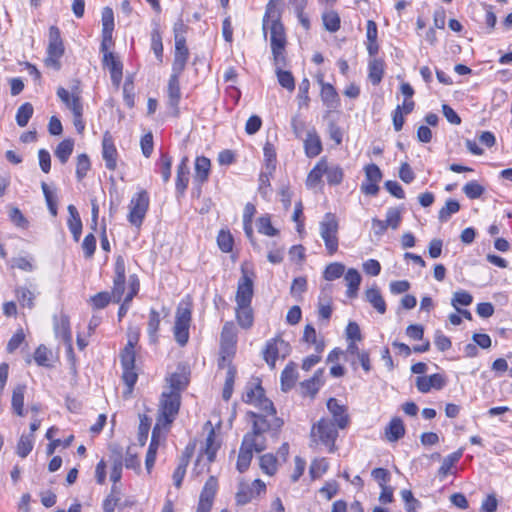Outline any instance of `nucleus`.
I'll list each match as a JSON object with an SVG mask.
<instances>
[{
	"label": "nucleus",
	"instance_id": "f257e3e1",
	"mask_svg": "<svg viewBox=\"0 0 512 512\" xmlns=\"http://www.w3.org/2000/svg\"><path fill=\"white\" fill-rule=\"evenodd\" d=\"M243 401L257 407L259 412H247L252 429L244 435L239 449L236 466L241 473L249 468L254 452L260 453L266 449V435L275 436L283 425V420L277 417L272 401L265 397L260 384L246 387Z\"/></svg>",
	"mask_w": 512,
	"mask_h": 512
},
{
	"label": "nucleus",
	"instance_id": "f03ea898",
	"mask_svg": "<svg viewBox=\"0 0 512 512\" xmlns=\"http://www.w3.org/2000/svg\"><path fill=\"white\" fill-rule=\"evenodd\" d=\"M281 0H270L264 17L263 28L270 29V43L275 65H286L285 46L286 35L283 24L280 22L279 14L275 10L276 4Z\"/></svg>",
	"mask_w": 512,
	"mask_h": 512
},
{
	"label": "nucleus",
	"instance_id": "7ed1b4c3",
	"mask_svg": "<svg viewBox=\"0 0 512 512\" xmlns=\"http://www.w3.org/2000/svg\"><path fill=\"white\" fill-rule=\"evenodd\" d=\"M340 428L328 417L321 418L311 428V442L316 445L325 446L329 453L336 451L335 441Z\"/></svg>",
	"mask_w": 512,
	"mask_h": 512
},
{
	"label": "nucleus",
	"instance_id": "20e7f679",
	"mask_svg": "<svg viewBox=\"0 0 512 512\" xmlns=\"http://www.w3.org/2000/svg\"><path fill=\"white\" fill-rule=\"evenodd\" d=\"M338 232L339 223L336 216L332 213H326L319 223V234L329 256H333L338 251Z\"/></svg>",
	"mask_w": 512,
	"mask_h": 512
},
{
	"label": "nucleus",
	"instance_id": "39448f33",
	"mask_svg": "<svg viewBox=\"0 0 512 512\" xmlns=\"http://www.w3.org/2000/svg\"><path fill=\"white\" fill-rule=\"evenodd\" d=\"M181 404V396L177 393L163 391L159 404L157 426L170 425L176 418Z\"/></svg>",
	"mask_w": 512,
	"mask_h": 512
},
{
	"label": "nucleus",
	"instance_id": "423d86ee",
	"mask_svg": "<svg viewBox=\"0 0 512 512\" xmlns=\"http://www.w3.org/2000/svg\"><path fill=\"white\" fill-rule=\"evenodd\" d=\"M135 359V350L124 348L120 353L121 366L123 369L122 380L127 387L123 392V397L125 399L130 398L134 385L138 380V374L135 370Z\"/></svg>",
	"mask_w": 512,
	"mask_h": 512
},
{
	"label": "nucleus",
	"instance_id": "0eeeda50",
	"mask_svg": "<svg viewBox=\"0 0 512 512\" xmlns=\"http://www.w3.org/2000/svg\"><path fill=\"white\" fill-rule=\"evenodd\" d=\"M191 307L188 303H180L175 314L174 337L180 346L186 345L189 339Z\"/></svg>",
	"mask_w": 512,
	"mask_h": 512
},
{
	"label": "nucleus",
	"instance_id": "6e6552de",
	"mask_svg": "<svg viewBox=\"0 0 512 512\" xmlns=\"http://www.w3.org/2000/svg\"><path fill=\"white\" fill-rule=\"evenodd\" d=\"M64 54V44L61 38L60 30L57 26L49 28V42L47 47V57L45 64L47 67L59 70L61 67L60 58Z\"/></svg>",
	"mask_w": 512,
	"mask_h": 512
},
{
	"label": "nucleus",
	"instance_id": "1a4fd4ad",
	"mask_svg": "<svg viewBox=\"0 0 512 512\" xmlns=\"http://www.w3.org/2000/svg\"><path fill=\"white\" fill-rule=\"evenodd\" d=\"M149 207V196L145 190H141L136 193L129 204L128 221L136 226L140 227L146 216Z\"/></svg>",
	"mask_w": 512,
	"mask_h": 512
},
{
	"label": "nucleus",
	"instance_id": "9d476101",
	"mask_svg": "<svg viewBox=\"0 0 512 512\" xmlns=\"http://www.w3.org/2000/svg\"><path fill=\"white\" fill-rule=\"evenodd\" d=\"M289 351V344L280 337H276L267 341L265 349L263 350V358L273 369L275 367L276 360L279 357H286V355L289 354Z\"/></svg>",
	"mask_w": 512,
	"mask_h": 512
},
{
	"label": "nucleus",
	"instance_id": "9b49d317",
	"mask_svg": "<svg viewBox=\"0 0 512 512\" xmlns=\"http://www.w3.org/2000/svg\"><path fill=\"white\" fill-rule=\"evenodd\" d=\"M115 276L113 280V288L111 292L112 301L119 303L125 291L126 268L125 261L122 256H118L115 261Z\"/></svg>",
	"mask_w": 512,
	"mask_h": 512
},
{
	"label": "nucleus",
	"instance_id": "f8f14e48",
	"mask_svg": "<svg viewBox=\"0 0 512 512\" xmlns=\"http://www.w3.org/2000/svg\"><path fill=\"white\" fill-rule=\"evenodd\" d=\"M327 409L332 415V420L340 428L344 429L349 423V417L346 413V408L341 405L337 399L330 398L327 401Z\"/></svg>",
	"mask_w": 512,
	"mask_h": 512
},
{
	"label": "nucleus",
	"instance_id": "ddd939ff",
	"mask_svg": "<svg viewBox=\"0 0 512 512\" xmlns=\"http://www.w3.org/2000/svg\"><path fill=\"white\" fill-rule=\"evenodd\" d=\"M445 385V378L439 373L430 376H418L416 378V387L421 393H427L432 388L440 390Z\"/></svg>",
	"mask_w": 512,
	"mask_h": 512
},
{
	"label": "nucleus",
	"instance_id": "4468645a",
	"mask_svg": "<svg viewBox=\"0 0 512 512\" xmlns=\"http://www.w3.org/2000/svg\"><path fill=\"white\" fill-rule=\"evenodd\" d=\"M253 293V281L247 275H243L237 286L236 304H251Z\"/></svg>",
	"mask_w": 512,
	"mask_h": 512
},
{
	"label": "nucleus",
	"instance_id": "2eb2a0df",
	"mask_svg": "<svg viewBox=\"0 0 512 512\" xmlns=\"http://www.w3.org/2000/svg\"><path fill=\"white\" fill-rule=\"evenodd\" d=\"M189 175H190V169L188 166V157L184 156L180 163L177 166V173H176V192L180 196L184 195L188 183H189Z\"/></svg>",
	"mask_w": 512,
	"mask_h": 512
},
{
	"label": "nucleus",
	"instance_id": "dca6fc26",
	"mask_svg": "<svg viewBox=\"0 0 512 512\" xmlns=\"http://www.w3.org/2000/svg\"><path fill=\"white\" fill-rule=\"evenodd\" d=\"M179 77L180 74L172 73L167 86L168 104L174 109L175 115L178 114V105L181 98Z\"/></svg>",
	"mask_w": 512,
	"mask_h": 512
},
{
	"label": "nucleus",
	"instance_id": "f3484780",
	"mask_svg": "<svg viewBox=\"0 0 512 512\" xmlns=\"http://www.w3.org/2000/svg\"><path fill=\"white\" fill-rule=\"evenodd\" d=\"M103 66L110 72L112 83L118 86L122 80V63L112 54L103 56Z\"/></svg>",
	"mask_w": 512,
	"mask_h": 512
},
{
	"label": "nucleus",
	"instance_id": "a211bd4d",
	"mask_svg": "<svg viewBox=\"0 0 512 512\" xmlns=\"http://www.w3.org/2000/svg\"><path fill=\"white\" fill-rule=\"evenodd\" d=\"M54 329L56 337L62 339L67 344L69 352H72V335L68 317L61 315L55 318Z\"/></svg>",
	"mask_w": 512,
	"mask_h": 512
},
{
	"label": "nucleus",
	"instance_id": "6ab92c4d",
	"mask_svg": "<svg viewBox=\"0 0 512 512\" xmlns=\"http://www.w3.org/2000/svg\"><path fill=\"white\" fill-rule=\"evenodd\" d=\"M304 150L309 158H314L322 152V142L314 128L307 132L304 139Z\"/></svg>",
	"mask_w": 512,
	"mask_h": 512
},
{
	"label": "nucleus",
	"instance_id": "aec40b11",
	"mask_svg": "<svg viewBox=\"0 0 512 512\" xmlns=\"http://www.w3.org/2000/svg\"><path fill=\"white\" fill-rule=\"evenodd\" d=\"M168 387L165 391L170 393H177L181 396V392L187 387L189 379L184 370H179L167 378Z\"/></svg>",
	"mask_w": 512,
	"mask_h": 512
},
{
	"label": "nucleus",
	"instance_id": "412c9836",
	"mask_svg": "<svg viewBox=\"0 0 512 512\" xmlns=\"http://www.w3.org/2000/svg\"><path fill=\"white\" fill-rule=\"evenodd\" d=\"M102 148V156L105 161L106 168L109 170H115L117 166V150L110 136H104Z\"/></svg>",
	"mask_w": 512,
	"mask_h": 512
},
{
	"label": "nucleus",
	"instance_id": "4be33fe9",
	"mask_svg": "<svg viewBox=\"0 0 512 512\" xmlns=\"http://www.w3.org/2000/svg\"><path fill=\"white\" fill-rule=\"evenodd\" d=\"M57 96L72 113H79L80 110H83L81 98L78 94L70 93L65 88L59 87L57 89Z\"/></svg>",
	"mask_w": 512,
	"mask_h": 512
},
{
	"label": "nucleus",
	"instance_id": "5701e85b",
	"mask_svg": "<svg viewBox=\"0 0 512 512\" xmlns=\"http://www.w3.org/2000/svg\"><path fill=\"white\" fill-rule=\"evenodd\" d=\"M344 280L347 285V296L349 298H355L358 294L359 286L362 280L360 273L355 268H349L344 275Z\"/></svg>",
	"mask_w": 512,
	"mask_h": 512
},
{
	"label": "nucleus",
	"instance_id": "b1692460",
	"mask_svg": "<svg viewBox=\"0 0 512 512\" xmlns=\"http://www.w3.org/2000/svg\"><path fill=\"white\" fill-rule=\"evenodd\" d=\"M69 217L67 220V225L70 232L73 235V239L78 242L82 233V221L80 215L74 205H69L67 207Z\"/></svg>",
	"mask_w": 512,
	"mask_h": 512
},
{
	"label": "nucleus",
	"instance_id": "393cba45",
	"mask_svg": "<svg viewBox=\"0 0 512 512\" xmlns=\"http://www.w3.org/2000/svg\"><path fill=\"white\" fill-rule=\"evenodd\" d=\"M211 162L205 156H198L195 160V173H194V181L199 184H203L208 180L210 174Z\"/></svg>",
	"mask_w": 512,
	"mask_h": 512
},
{
	"label": "nucleus",
	"instance_id": "a878e982",
	"mask_svg": "<svg viewBox=\"0 0 512 512\" xmlns=\"http://www.w3.org/2000/svg\"><path fill=\"white\" fill-rule=\"evenodd\" d=\"M385 435L389 442H396L405 435V426L399 417L391 419L385 428Z\"/></svg>",
	"mask_w": 512,
	"mask_h": 512
},
{
	"label": "nucleus",
	"instance_id": "bb28decb",
	"mask_svg": "<svg viewBox=\"0 0 512 512\" xmlns=\"http://www.w3.org/2000/svg\"><path fill=\"white\" fill-rule=\"evenodd\" d=\"M365 299L377 310L378 313L384 314L386 312L385 300L376 285L365 291Z\"/></svg>",
	"mask_w": 512,
	"mask_h": 512
},
{
	"label": "nucleus",
	"instance_id": "cd10ccee",
	"mask_svg": "<svg viewBox=\"0 0 512 512\" xmlns=\"http://www.w3.org/2000/svg\"><path fill=\"white\" fill-rule=\"evenodd\" d=\"M319 83L321 85L320 96L323 103L329 108H335L339 103V96L335 88L329 83H324L322 78L319 79Z\"/></svg>",
	"mask_w": 512,
	"mask_h": 512
},
{
	"label": "nucleus",
	"instance_id": "c85d7f7f",
	"mask_svg": "<svg viewBox=\"0 0 512 512\" xmlns=\"http://www.w3.org/2000/svg\"><path fill=\"white\" fill-rule=\"evenodd\" d=\"M236 319L238 324L248 329L253 325L254 315L251 304H237L236 306Z\"/></svg>",
	"mask_w": 512,
	"mask_h": 512
},
{
	"label": "nucleus",
	"instance_id": "c756f323",
	"mask_svg": "<svg viewBox=\"0 0 512 512\" xmlns=\"http://www.w3.org/2000/svg\"><path fill=\"white\" fill-rule=\"evenodd\" d=\"M26 388V385L18 384L14 387L12 392L11 406L13 412L18 416H24V395Z\"/></svg>",
	"mask_w": 512,
	"mask_h": 512
},
{
	"label": "nucleus",
	"instance_id": "7c9ffc66",
	"mask_svg": "<svg viewBox=\"0 0 512 512\" xmlns=\"http://www.w3.org/2000/svg\"><path fill=\"white\" fill-rule=\"evenodd\" d=\"M464 449L460 448L457 451L447 455L443 460L440 468L438 469V476L444 479L450 472L451 468L461 459Z\"/></svg>",
	"mask_w": 512,
	"mask_h": 512
},
{
	"label": "nucleus",
	"instance_id": "2f4dec72",
	"mask_svg": "<svg viewBox=\"0 0 512 512\" xmlns=\"http://www.w3.org/2000/svg\"><path fill=\"white\" fill-rule=\"evenodd\" d=\"M323 375V369H318L311 379L305 380L301 383V388L304 395L314 397L322 385L321 377Z\"/></svg>",
	"mask_w": 512,
	"mask_h": 512
},
{
	"label": "nucleus",
	"instance_id": "473e14b6",
	"mask_svg": "<svg viewBox=\"0 0 512 512\" xmlns=\"http://www.w3.org/2000/svg\"><path fill=\"white\" fill-rule=\"evenodd\" d=\"M298 378V372L294 363L288 364L281 373V388L283 391L290 390Z\"/></svg>",
	"mask_w": 512,
	"mask_h": 512
},
{
	"label": "nucleus",
	"instance_id": "72a5a7b5",
	"mask_svg": "<svg viewBox=\"0 0 512 512\" xmlns=\"http://www.w3.org/2000/svg\"><path fill=\"white\" fill-rule=\"evenodd\" d=\"M368 78L373 85H378L384 74V61L374 58L370 60L368 65Z\"/></svg>",
	"mask_w": 512,
	"mask_h": 512
},
{
	"label": "nucleus",
	"instance_id": "f704fd0d",
	"mask_svg": "<svg viewBox=\"0 0 512 512\" xmlns=\"http://www.w3.org/2000/svg\"><path fill=\"white\" fill-rule=\"evenodd\" d=\"M325 170L326 160L321 159L309 172L306 179V185L310 188L316 187L321 182V178L325 175Z\"/></svg>",
	"mask_w": 512,
	"mask_h": 512
},
{
	"label": "nucleus",
	"instance_id": "c9c22d12",
	"mask_svg": "<svg viewBox=\"0 0 512 512\" xmlns=\"http://www.w3.org/2000/svg\"><path fill=\"white\" fill-rule=\"evenodd\" d=\"M73 149L74 141L72 139H64L57 145L55 149V156L62 164H65L70 158Z\"/></svg>",
	"mask_w": 512,
	"mask_h": 512
},
{
	"label": "nucleus",
	"instance_id": "e433bc0d",
	"mask_svg": "<svg viewBox=\"0 0 512 512\" xmlns=\"http://www.w3.org/2000/svg\"><path fill=\"white\" fill-rule=\"evenodd\" d=\"M276 66V75L279 84L287 89L289 92L294 91L295 89V79L291 72L285 71L282 69L284 65H275Z\"/></svg>",
	"mask_w": 512,
	"mask_h": 512
},
{
	"label": "nucleus",
	"instance_id": "4c0bfd02",
	"mask_svg": "<svg viewBox=\"0 0 512 512\" xmlns=\"http://www.w3.org/2000/svg\"><path fill=\"white\" fill-rule=\"evenodd\" d=\"M151 49L159 63L163 62V43L159 27L156 25L151 31Z\"/></svg>",
	"mask_w": 512,
	"mask_h": 512
},
{
	"label": "nucleus",
	"instance_id": "58836bf2",
	"mask_svg": "<svg viewBox=\"0 0 512 512\" xmlns=\"http://www.w3.org/2000/svg\"><path fill=\"white\" fill-rule=\"evenodd\" d=\"M345 265L340 262L329 263L324 271L323 278L327 281H334L344 275Z\"/></svg>",
	"mask_w": 512,
	"mask_h": 512
},
{
	"label": "nucleus",
	"instance_id": "ea45409f",
	"mask_svg": "<svg viewBox=\"0 0 512 512\" xmlns=\"http://www.w3.org/2000/svg\"><path fill=\"white\" fill-rule=\"evenodd\" d=\"M235 376H236L235 366L228 363V369L226 372L225 384H224L223 393H222V397L226 401H228L232 396Z\"/></svg>",
	"mask_w": 512,
	"mask_h": 512
},
{
	"label": "nucleus",
	"instance_id": "a19ab883",
	"mask_svg": "<svg viewBox=\"0 0 512 512\" xmlns=\"http://www.w3.org/2000/svg\"><path fill=\"white\" fill-rule=\"evenodd\" d=\"M160 326V315L155 309H151L149 313V321L147 332L150 338V341L155 343L157 341V332Z\"/></svg>",
	"mask_w": 512,
	"mask_h": 512
},
{
	"label": "nucleus",
	"instance_id": "79ce46f5",
	"mask_svg": "<svg viewBox=\"0 0 512 512\" xmlns=\"http://www.w3.org/2000/svg\"><path fill=\"white\" fill-rule=\"evenodd\" d=\"M33 112H34V109H33V106L31 103L26 102V103L22 104L18 108L17 113H16V122H17L18 126L25 127L28 124L30 118L32 117Z\"/></svg>",
	"mask_w": 512,
	"mask_h": 512
},
{
	"label": "nucleus",
	"instance_id": "37998d69",
	"mask_svg": "<svg viewBox=\"0 0 512 512\" xmlns=\"http://www.w3.org/2000/svg\"><path fill=\"white\" fill-rule=\"evenodd\" d=\"M234 353L235 343L221 342V359L219 361V367L228 369V363L232 364L231 358L233 357Z\"/></svg>",
	"mask_w": 512,
	"mask_h": 512
},
{
	"label": "nucleus",
	"instance_id": "c03bdc74",
	"mask_svg": "<svg viewBox=\"0 0 512 512\" xmlns=\"http://www.w3.org/2000/svg\"><path fill=\"white\" fill-rule=\"evenodd\" d=\"M460 210V204L454 199H448L445 206L439 211L438 218L441 222H446L450 219L452 214L457 213Z\"/></svg>",
	"mask_w": 512,
	"mask_h": 512
},
{
	"label": "nucleus",
	"instance_id": "a18cd8bd",
	"mask_svg": "<svg viewBox=\"0 0 512 512\" xmlns=\"http://www.w3.org/2000/svg\"><path fill=\"white\" fill-rule=\"evenodd\" d=\"M219 249L224 253H229L233 249L234 239L228 230H220L217 236Z\"/></svg>",
	"mask_w": 512,
	"mask_h": 512
},
{
	"label": "nucleus",
	"instance_id": "49530a36",
	"mask_svg": "<svg viewBox=\"0 0 512 512\" xmlns=\"http://www.w3.org/2000/svg\"><path fill=\"white\" fill-rule=\"evenodd\" d=\"M33 449V436L22 435L16 446V453L21 458H26Z\"/></svg>",
	"mask_w": 512,
	"mask_h": 512
},
{
	"label": "nucleus",
	"instance_id": "de8ad7c7",
	"mask_svg": "<svg viewBox=\"0 0 512 512\" xmlns=\"http://www.w3.org/2000/svg\"><path fill=\"white\" fill-rule=\"evenodd\" d=\"M309 89H310V81L308 78H304L300 82L299 88H298L297 99H298L299 108H303V107L307 108L309 106V101H310Z\"/></svg>",
	"mask_w": 512,
	"mask_h": 512
},
{
	"label": "nucleus",
	"instance_id": "09e8293b",
	"mask_svg": "<svg viewBox=\"0 0 512 512\" xmlns=\"http://www.w3.org/2000/svg\"><path fill=\"white\" fill-rule=\"evenodd\" d=\"M189 58V51H175L172 64V73L182 74Z\"/></svg>",
	"mask_w": 512,
	"mask_h": 512
},
{
	"label": "nucleus",
	"instance_id": "8fccbe9b",
	"mask_svg": "<svg viewBox=\"0 0 512 512\" xmlns=\"http://www.w3.org/2000/svg\"><path fill=\"white\" fill-rule=\"evenodd\" d=\"M33 257H14L10 260V267L25 272H32L35 269Z\"/></svg>",
	"mask_w": 512,
	"mask_h": 512
},
{
	"label": "nucleus",
	"instance_id": "3c124183",
	"mask_svg": "<svg viewBox=\"0 0 512 512\" xmlns=\"http://www.w3.org/2000/svg\"><path fill=\"white\" fill-rule=\"evenodd\" d=\"M16 297L23 307L32 309L34 307V294L25 287H19L16 289Z\"/></svg>",
	"mask_w": 512,
	"mask_h": 512
},
{
	"label": "nucleus",
	"instance_id": "603ef678",
	"mask_svg": "<svg viewBox=\"0 0 512 512\" xmlns=\"http://www.w3.org/2000/svg\"><path fill=\"white\" fill-rule=\"evenodd\" d=\"M258 232L267 236H275L278 230L273 227L269 215H264L258 218L257 221Z\"/></svg>",
	"mask_w": 512,
	"mask_h": 512
},
{
	"label": "nucleus",
	"instance_id": "864d4df0",
	"mask_svg": "<svg viewBox=\"0 0 512 512\" xmlns=\"http://www.w3.org/2000/svg\"><path fill=\"white\" fill-rule=\"evenodd\" d=\"M323 24L326 30L336 32L340 28V17L335 11H329L322 16Z\"/></svg>",
	"mask_w": 512,
	"mask_h": 512
},
{
	"label": "nucleus",
	"instance_id": "5fc2aeb1",
	"mask_svg": "<svg viewBox=\"0 0 512 512\" xmlns=\"http://www.w3.org/2000/svg\"><path fill=\"white\" fill-rule=\"evenodd\" d=\"M217 487V479L214 476H210L209 479L206 481L199 498L213 502L214 496L217 491Z\"/></svg>",
	"mask_w": 512,
	"mask_h": 512
},
{
	"label": "nucleus",
	"instance_id": "6e6d98bb",
	"mask_svg": "<svg viewBox=\"0 0 512 512\" xmlns=\"http://www.w3.org/2000/svg\"><path fill=\"white\" fill-rule=\"evenodd\" d=\"M473 301L472 295L464 290L456 291L451 299V305L455 309H459L460 306H469Z\"/></svg>",
	"mask_w": 512,
	"mask_h": 512
},
{
	"label": "nucleus",
	"instance_id": "4d7b16f0",
	"mask_svg": "<svg viewBox=\"0 0 512 512\" xmlns=\"http://www.w3.org/2000/svg\"><path fill=\"white\" fill-rule=\"evenodd\" d=\"M260 468L268 475H274L277 470V459L272 454H264L260 457Z\"/></svg>",
	"mask_w": 512,
	"mask_h": 512
},
{
	"label": "nucleus",
	"instance_id": "13d9d810",
	"mask_svg": "<svg viewBox=\"0 0 512 512\" xmlns=\"http://www.w3.org/2000/svg\"><path fill=\"white\" fill-rule=\"evenodd\" d=\"M325 176H326V179L329 184L337 185V184L341 183V181L343 179V171L337 165L329 166L326 163Z\"/></svg>",
	"mask_w": 512,
	"mask_h": 512
},
{
	"label": "nucleus",
	"instance_id": "bf43d9fd",
	"mask_svg": "<svg viewBox=\"0 0 512 512\" xmlns=\"http://www.w3.org/2000/svg\"><path fill=\"white\" fill-rule=\"evenodd\" d=\"M485 188L477 181H470L463 186V192L469 199H477L482 196Z\"/></svg>",
	"mask_w": 512,
	"mask_h": 512
},
{
	"label": "nucleus",
	"instance_id": "052dcab7",
	"mask_svg": "<svg viewBox=\"0 0 512 512\" xmlns=\"http://www.w3.org/2000/svg\"><path fill=\"white\" fill-rule=\"evenodd\" d=\"M402 211L398 207H391L386 212V219L385 222L388 227H391L392 229H397L401 223L402 220Z\"/></svg>",
	"mask_w": 512,
	"mask_h": 512
},
{
	"label": "nucleus",
	"instance_id": "680f3d73",
	"mask_svg": "<svg viewBox=\"0 0 512 512\" xmlns=\"http://www.w3.org/2000/svg\"><path fill=\"white\" fill-rule=\"evenodd\" d=\"M172 157L167 153H162L160 157V173L164 183L169 182L171 178Z\"/></svg>",
	"mask_w": 512,
	"mask_h": 512
},
{
	"label": "nucleus",
	"instance_id": "e2e57ef3",
	"mask_svg": "<svg viewBox=\"0 0 512 512\" xmlns=\"http://www.w3.org/2000/svg\"><path fill=\"white\" fill-rule=\"evenodd\" d=\"M91 164L89 157L86 154H80L77 157V165H76V177L79 181H81L90 170Z\"/></svg>",
	"mask_w": 512,
	"mask_h": 512
},
{
	"label": "nucleus",
	"instance_id": "0e129e2a",
	"mask_svg": "<svg viewBox=\"0 0 512 512\" xmlns=\"http://www.w3.org/2000/svg\"><path fill=\"white\" fill-rule=\"evenodd\" d=\"M114 30V14L113 10L105 7L102 11V32L107 34L113 33Z\"/></svg>",
	"mask_w": 512,
	"mask_h": 512
},
{
	"label": "nucleus",
	"instance_id": "69168bd1",
	"mask_svg": "<svg viewBox=\"0 0 512 512\" xmlns=\"http://www.w3.org/2000/svg\"><path fill=\"white\" fill-rule=\"evenodd\" d=\"M187 465H188V458L183 456L181 458L177 468L175 469V471L173 473V482L177 488H180L182 485V481L186 474Z\"/></svg>",
	"mask_w": 512,
	"mask_h": 512
},
{
	"label": "nucleus",
	"instance_id": "338daca9",
	"mask_svg": "<svg viewBox=\"0 0 512 512\" xmlns=\"http://www.w3.org/2000/svg\"><path fill=\"white\" fill-rule=\"evenodd\" d=\"M110 301H112V297L108 292H99L90 298V302L95 309L105 308Z\"/></svg>",
	"mask_w": 512,
	"mask_h": 512
},
{
	"label": "nucleus",
	"instance_id": "774afa93",
	"mask_svg": "<svg viewBox=\"0 0 512 512\" xmlns=\"http://www.w3.org/2000/svg\"><path fill=\"white\" fill-rule=\"evenodd\" d=\"M82 249L86 258H91L94 255L96 249V238L93 233H89L85 236L82 242Z\"/></svg>",
	"mask_w": 512,
	"mask_h": 512
}]
</instances>
